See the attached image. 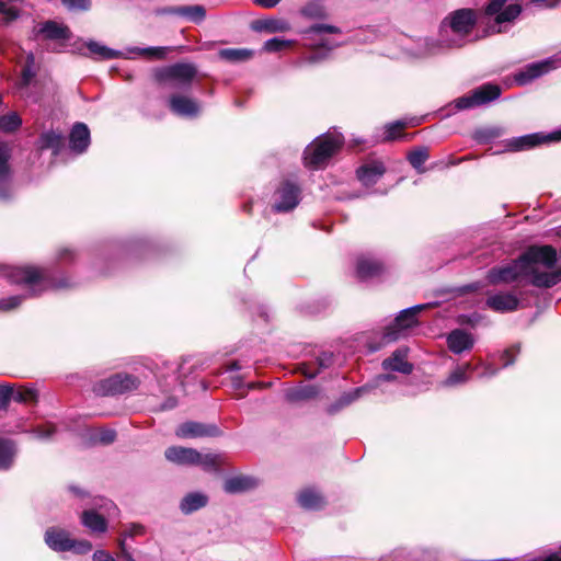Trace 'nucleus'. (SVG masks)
<instances>
[{"label":"nucleus","instance_id":"obj_15","mask_svg":"<svg viewBox=\"0 0 561 561\" xmlns=\"http://www.w3.org/2000/svg\"><path fill=\"white\" fill-rule=\"evenodd\" d=\"M164 457L180 466H195L201 459V453L191 447L171 446L165 449Z\"/></svg>","mask_w":561,"mask_h":561},{"label":"nucleus","instance_id":"obj_3","mask_svg":"<svg viewBox=\"0 0 561 561\" xmlns=\"http://www.w3.org/2000/svg\"><path fill=\"white\" fill-rule=\"evenodd\" d=\"M0 276H4L11 284L34 286L43 284L41 291L46 289H58L67 287V280H56L50 276L47 268L25 265L20 267H8L0 264Z\"/></svg>","mask_w":561,"mask_h":561},{"label":"nucleus","instance_id":"obj_4","mask_svg":"<svg viewBox=\"0 0 561 561\" xmlns=\"http://www.w3.org/2000/svg\"><path fill=\"white\" fill-rule=\"evenodd\" d=\"M198 73L197 66L192 62H175L158 68L153 78L158 83L170 84L173 88L188 89Z\"/></svg>","mask_w":561,"mask_h":561},{"label":"nucleus","instance_id":"obj_6","mask_svg":"<svg viewBox=\"0 0 561 561\" xmlns=\"http://www.w3.org/2000/svg\"><path fill=\"white\" fill-rule=\"evenodd\" d=\"M486 279L491 285L511 284L528 279L518 256L505 265L491 267L486 273Z\"/></svg>","mask_w":561,"mask_h":561},{"label":"nucleus","instance_id":"obj_63","mask_svg":"<svg viewBox=\"0 0 561 561\" xmlns=\"http://www.w3.org/2000/svg\"><path fill=\"white\" fill-rule=\"evenodd\" d=\"M92 561H116L107 551L96 550L92 556Z\"/></svg>","mask_w":561,"mask_h":561},{"label":"nucleus","instance_id":"obj_17","mask_svg":"<svg viewBox=\"0 0 561 561\" xmlns=\"http://www.w3.org/2000/svg\"><path fill=\"white\" fill-rule=\"evenodd\" d=\"M11 148L4 141H0V199H9L10 191L8 182L11 178Z\"/></svg>","mask_w":561,"mask_h":561},{"label":"nucleus","instance_id":"obj_34","mask_svg":"<svg viewBox=\"0 0 561 561\" xmlns=\"http://www.w3.org/2000/svg\"><path fill=\"white\" fill-rule=\"evenodd\" d=\"M42 149H51L54 153H59L65 144L62 133L56 130H48L43 133L39 137Z\"/></svg>","mask_w":561,"mask_h":561},{"label":"nucleus","instance_id":"obj_40","mask_svg":"<svg viewBox=\"0 0 561 561\" xmlns=\"http://www.w3.org/2000/svg\"><path fill=\"white\" fill-rule=\"evenodd\" d=\"M225 460L222 455L201 454V459L196 466H201L205 471H219Z\"/></svg>","mask_w":561,"mask_h":561},{"label":"nucleus","instance_id":"obj_13","mask_svg":"<svg viewBox=\"0 0 561 561\" xmlns=\"http://www.w3.org/2000/svg\"><path fill=\"white\" fill-rule=\"evenodd\" d=\"M35 36H42L45 41H70L72 32L69 26L54 20H47L34 30Z\"/></svg>","mask_w":561,"mask_h":561},{"label":"nucleus","instance_id":"obj_43","mask_svg":"<svg viewBox=\"0 0 561 561\" xmlns=\"http://www.w3.org/2000/svg\"><path fill=\"white\" fill-rule=\"evenodd\" d=\"M501 135L502 129L499 127L479 128L474 131L473 138L478 144H489Z\"/></svg>","mask_w":561,"mask_h":561},{"label":"nucleus","instance_id":"obj_55","mask_svg":"<svg viewBox=\"0 0 561 561\" xmlns=\"http://www.w3.org/2000/svg\"><path fill=\"white\" fill-rule=\"evenodd\" d=\"M0 13L4 16L7 22L15 21L20 16V10L18 8L8 7L2 0H0Z\"/></svg>","mask_w":561,"mask_h":561},{"label":"nucleus","instance_id":"obj_8","mask_svg":"<svg viewBox=\"0 0 561 561\" xmlns=\"http://www.w3.org/2000/svg\"><path fill=\"white\" fill-rule=\"evenodd\" d=\"M175 435L179 438L219 437L222 431L214 423L186 421L176 427Z\"/></svg>","mask_w":561,"mask_h":561},{"label":"nucleus","instance_id":"obj_32","mask_svg":"<svg viewBox=\"0 0 561 561\" xmlns=\"http://www.w3.org/2000/svg\"><path fill=\"white\" fill-rule=\"evenodd\" d=\"M382 367L386 370H392L409 375L413 370V365L404 359L401 351L397 350L392 355L382 362Z\"/></svg>","mask_w":561,"mask_h":561},{"label":"nucleus","instance_id":"obj_53","mask_svg":"<svg viewBox=\"0 0 561 561\" xmlns=\"http://www.w3.org/2000/svg\"><path fill=\"white\" fill-rule=\"evenodd\" d=\"M70 546H72L70 551H72L77 554H85V553L90 552L93 548L92 543L85 539H81V540L71 539Z\"/></svg>","mask_w":561,"mask_h":561},{"label":"nucleus","instance_id":"obj_61","mask_svg":"<svg viewBox=\"0 0 561 561\" xmlns=\"http://www.w3.org/2000/svg\"><path fill=\"white\" fill-rule=\"evenodd\" d=\"M35 77V72L30 66H23L21 71V85L27 87Z\"/></svg>","mask_w":561,"mask_h":561},{"label":"nucleus","instance_id":"obj_25","mask_svg":"<svg viewBox=\"0 0 561 561\" xmlns=\"http://www.w3.org/2000/svg\"><path fill=\"white\" fill-rule=\"evenodd\" d=\"M542 140V133L528 134L510 139L506 147L510 151H523L541 145Z\"/></svg>","mask_w":561,"mask_h":561},{"label":"nucleus","instance_id":"obj_39","mask_svg":"<svg viewBox=\"0 0 561 561\" xmlns=\"http://www.w3.org/2000/svg\"><path fill=\"white\" fill-rule=\"evenodd\" d=\"M87 48L89 49L91 55L95 56L100 60L114 59L121 55L119 51L101 45L94 41H90L89 43H87Z\"/></svg>","mask_w":561,"mask_h":561},{"label":"nucleus","instance_id":"obj_28","mask_svg":"<svg viewBox=\"0 0 561 561\" xmlns=\"http://www.w3.org/2000/svg\"><path fill=\"white\" fill-rule=\"evenodd\" d=\"M319 389L313 385L298 386L289 388L285 392V399L289 403H297L300 401H307L318 396Z\"/></svg>","mask_w":561,"mask_h":561},{"label":"nucleus","instance_id":"obj_52","mask_svg":"<svg viewBox=\"0 0 561 561\" xmlns=\"http://www.w3.org/2000/svg\"><path fill=\"white\" fill-rule=\"evenodd\" d=\"M477 106V102L471 91L455 100V107L458 110H468Z\"/></svg>","mask_w":561,"mask_h":561},{"label":"nucleus","instance_id":"obj_60","mask_svg":"<svg viewBox=\"0 0 561 561\" xmlns=\"http://www.w3.org/2000/svg\"><path fill=\"white\" fill-rule=\"evenodd\" d=\"M466 380H467L466 370L462 368H457L448 376L446 383L449 386H454L457 383L465 382Z\"/></svg>","mask_w":561,"mask_h":561},{"label":"nucleus","instance_id":"obj_56","mask_svg":"<svg viewBox=\"0 0 561 561\" xmlns=\"http://www.w3.org/2000/svg\"><path fill=\"white\" fill-rule=\"evenodd\" d=\"M139 54L153 59H163L167 54L165 47H147L139 49Z\"/></svg>","mask_w":561,"mask_h":561},{"label":"nucleus","instance_id":"obj_10","mask_svg":"<svg viewBox=\"0 0 561 561\" xmlns=\"http://www.w3.org/2000/svg\"><path fill=\"white\" fill-rule=\"evenodd\" d=\"M560 66L561 57H552L539 62L529 64L524 68V70L515 75V81L519 85L527 84Z\"/></svg>","mask_w":561,"mask_h":561},{"label":"nucleus","instance_id":"obj_59","mask_svg":"<svg viewBox=\"0 0 561 561\" xmlns=\"http://www.w3.org/2000/svg\"><path fill=\"white\" fill-rule=\"evenodd\" d=\"M333 363H334V356H333V353H331V352H322L317 357L318 369H320V371L322 369L331 367L333 365Z\"/></svg>","mask_w":561,"mask_h":561},{"label":"nucleus","instance_id":"obj_22","mask_svg":"<svg viewBox=\"0 0 561 561\" xmlns=\"http://www.w3.org/2000/svg\"><path fill=\"white\" fill-rule=\"evenodd\" d=\"M165 12L195 24H201L206 19V9L202 4L170 7L165 9Z\"/></svg>","mask_w":561,"mask_h":561},{"label":"nucleus","instance_id":"obj_11","mask_svg":"<svg viewBox=\"0 0 561 561\" xmlns=\"http://www.w3.org/2000/svg\"><path fill=\"white\" fill-rule=\"evenodd\" d=\"M449 26L454 33L468 35L477 24V12L473 9L463 8L449 14Z\"/></svg>","mask_w":561,"mask_h":561},{"label":"nucleus","instance_id":"obj_41","mask_svg":"<svg viewBox=\"0 0 561 561\" xmlns=\"http://www.w3.org/2000/svg\"><path fill=\"white\" fill-rule=\"evenodd\" d=\"M428 158V148L424 146L414 148L408 153L407 157L409 163L416 170H420V168L427 161Z\"/></svg>","mask_w":561,"mask_h":561},{"label":"nucleus","instance_id":"obj_51","mask_svg":"<svg viewBox=\"0 0 561 561\" xmlns=\"http://www.w3.org/2000/svg\"><path fill=\"white\" fill-rule=\"evenodd\" d=\"M61 3L70 11H88L91 0H61Z\"/></svg>","mask_w":561,"mask_h":561},{"label":"nucleus","instance_id":"obj_14","mask_svg":"<svg viewBox=\"0 0 561 561\" xmlns=\"http://www.w3.org/2000/svg\"><path fill=\"white\" fill-rule=\"evenodd\" d=\"M386 271L383 262L376 257L359 255L356 259L355 274L360 280L378 277Z\"/></svg>","mask_w":561,"mask_h":561},{"label":"nucleus","instance_id":"obj_19","mask_svg":"<svg viewBox=\"0 0 561 561\" xmlns=\"http://www.w3.org/2000/svg\"><path fill=\"white\" fill-rule=\"evenodd\" d=\"M485 305L495 312H513L519 307V299L511 291L499 293L486 298Z\"/></svg>","mask_w":561,"mask_h":561},{"label":"nucleus","instance_id":"obj_5","mask_svg":"<svg viewBox=\"0 0 561 561\" xmlns=\"http://www.w3.org/2000/svg\"><path fill=\"white\" fill-rule=\"evenodd\" d=\"M139 385L138 377L126 373H117L96 382L93 391L102 397L116 396L136 390Z\"/></svg>","mask_w":561,"mask_h":561},{"label":"nucleus","instance_id":"obj_38","mask_svg":"<svg viewBox=\"0 0 561 561\" xmlns=\"http://www.w3.org/2000/svg\"><path fill=\"white\" fill-rule=\"evenodd\" d=\"M360 396V389L357 388L350 392H344L335 402L330 404L327 408V412L330 415H333L337 412H340L342 409L346 408L351 403H353L355 400H357Z\"/></svg>","mask_w":561,"mask_h":561},{"label":"nucleus","instance_id":"obj_62","mask_svg":"<svg viewBox=\"0 0 561 561\" xmlns=\"http://www.w3.org/2000/svg\"><path fill=\"white\" fill-rule=\"evenodd\" d=\"M299 371L308 379H313L320 374V369H311V365L307 363L300 364Z\"/></svg>","mask_w":561,"mask_h":561},{"label":"nucleus","instance_id":"obj_18","mask_svg":"<svg viewBox=\"0 0 561 561\" xmlns=\"http://www.w3.org/2000/svg\"><path fill=\"white\" fill-rule=\"evenodd\" d=\"M90 129L87 124L77 122L73 124L69 134V147L75 153L81 154L90 146Z\"/></svg>","mask_w":561,"mask_h":561},{"label":"nucleus","instance_id":"obj_2","mask_svg":"<svg viewBox=\"0 0 561 561\" xmlns=\"http://www.w3.org/2000/svg\"><path fill=\"white\" fill-rule=\"evenodd\" d=\"M343 146L344 137L341 134H322L304 149L302 163L309 170L324 169Z\"/></svg>","mask_w":561,"mask_h":561},{"label":"nucleus","instance_id":"obj_42","mask_svg":"<svg viewBox=\"0 0 561 561\" xmlns=\"http://www.w3.org/2000/svg\"><path fill=\"white\" fill-rule=\"evenodd\" d=\"M22 125V119L16 113L0 115V130L4 133H14Z\"/></svg>","mask_w":561,"mask_h":561},{"label":"nucleus","instance_id":"obj_57","mask_svg":"<svg viewBox=\"0 0 561 561\" xmlns=\"http://www.w3.org/2000/svg\"><path fill=\"white\" fill-rule=\"evenodd\" d=\"M60 262L71 263L77 259V251L70 247H61L57 252Z\"/></svg>","mask_w":561,"mask_h":561},{"label":"nucleus","instance_id":"obj_50","mask_svg":"<svg viewBox=\"0 0 561 561\" xmlns=\"http://www.w3.org/2000/svg\"><path fill=\"white\" fill-rule=\"evenodd\" d=\"M403 330H404L403 328L397 327L396 320H394L393 323H391L390 325H388L385 329L382 340L386 343L394 342L400 337V334Z\"/></svg>","mask_w":561,"mask_h":561},{"label":"nucleus","instance_id":"obj_24","mask_svg":"<svg viewBox=\"0 0 561 561\" xmlns=\"http://www.w3.org/2000/svg\"><path fill=\"white\" fill-rule=\"evenodd\" d=\"M208 496L201 492L187 493L180 502V510L184 515H190L208 504Z\"/></svg>","mask_w":561,"mask_h":561},{"label":"nucleus","instance_id":"obj_46","mask_svg":"<svg viewBox=\"0 0 561 561\" xmlns=\"http://www.w3.org/2000/svg\"><path fill=\"white\" fill-rule=\"evenodd\" d=\"M290 45V41L273 37L264 43L263 49L267 53H277L289 47Z\"/></svg>","mask_w":561,"mask_h":561},{"label":"nucleus","instance_id":"obj_27","mask_svg":"<svg viewBox=\"0 0 561 561\" xmlns=\"http://www.w3.org/2000/svg\"><path fill=\"white\" fill-rule=\"evenodd\" d=\"M81 523L92 533L104 534L107 530L106 518L94 510L83 511L81 514Z\"/></svg>","mask_w":561,"mask_h":561},{"label":"nucleus","instance_id":"obj_33","mask_svg":"<svg viewBox=\"0 0 561 561\" xmlns=\"http://www.w3.org/2000/svg\"><path fill=\"white\" fill-rule=\"evenodd\" d=\"M220 59L237 64L250 60L254 56V51L249 48H224L218 51Z\"/></svg>","mask_w":561,"mask_h":561},{"label":"nucleus","instance_id":"obj_31","mask_svg":"<svg viewBox=\"0 0 561 561\" xmlns=\"http://www.w3.org/2000/svg\"><path fill=\"white\" fill-rule=\"evenodd\" d=\"M407 126L408 124L403 121H396L393 123L387 124L385 127V136L382 141L391 142L399 139H404L407 141L412 140L416 133H404Z\"/></svg>","mask_w":561,"mask_h":561},{"label":"nucleus","instance_id":"obj_49","mask_svg":"<svg viewBox=\"0 0 561 561\" xmlns=\"http://www.w3.org/2000/svg\"><path fill=\"white\" fill-rule=\"evenodd\" d=\"M11 400H14V390L9 385H0V411L8 409Z\"/></svg>","mask_w":561,"mask_h":561},{"label":"nucleus","instance_id":"obj_21","mask_svg":"<svg viewBox=\"0 0 561 561\" xmlns=\"http://www.w3.org/2000/svg\"><path fill=\"white\" fill-rule=\"evenodd\" d=\"M448 350L454 354H461L473 347V336L462 329L450 331L446 339Z\"/></svg>","mask_w":561,"mask_h":561},{"label":"nucleus","instance_id":"obj_58","mask_svg":"<svg viewBox=\"0 0 561 561\" xmlns=\"http://www.w3.org/2000/svg\"><path fill=\"white\" fill-rule=\"evenodd\" d=\"M117 433L112 428H103L99 432L98 440L103 445H110L116 440Z\"/></svg>","mask_w":561,"mask_h":561},{"label":"nucleus","instance_id":"obj_30","mask_svg":"<svg viewBox=\"0 0 561 561\" xmlns=\"http://www.w3.org/2000/svg\"><path fill=\"white\" fill-rule=\"evenodd\" d=\"M471 92L474 96L477 105L480 106L499 99L502 90L497 84L484 83L473 89Z\"/></svg>","mask_w":561,"mask_h":561},{"label":"nucleus","instance_id":"obj_36","mask_svg":"<svg viewBox=\"0 0 561 561\" xmlns=\"http://www.w3.org/2000/svg\"><path fill=\"white\" fill-rule=\"evenodd\" d=\"M254 486V480L250 477L238 476L229 478L224 483V490L227 493H239Z\"/></svg>","mask_w":561,"mask_h":561},{"label":"nucleus","instance_id":"obj_7","mask_svg":"<svg viewBox=\"0 0 561 561\" xmlns=\"http://www.w3.org/2000/svg\"><path fill=\"white\" fill-rule=\"evenodd\" d=\"M277 201L273 204L274 213H287L296 208L299 204L300 188L297 184L284 181L275 192Z\"/></svg>","mask_w":561,"mask_h":561},{"label":"nucleus","instance_id":"obj_29","mask_svg":"<svg viewBox=\"0 0 561 561\" xmlns=\"http://www.w3.org/2000/svg\"><path fill=\"white\" fill-rule=\"evenodd\" d=\"M471 92L474 96L477 105L480 106L499 99L502 90L497 84L484 83L473 89Z\"/></svg>","mask_w":561,"mask_h":561},{"label":"nucleus","instance_id":"obj_23","mask_svg":"<svg viewBox=\"0 0 561 561\" xmlns=\"http://www.w3.org/2000/svg\"><path fill=\"white\" fill-rule=\"evenodd\" d=\"M298 504L308 511H320L327 506V500L314 488H305L297 495Z\"/></svg>","mask_w":561,"mask_h":561},{"label":"nucleus","instance_id":"obj_35","mask_svg":"<svg viewBox=\"0 0 561 561\" xmlns=\"http://www.w3.org/2000/svg\"><path fill=\"white\" fill-rule=\"evenodd\" d=\"M251 28L256 32H285L288 30V24L278 19H265V20H255L251 23Z\"/></svg>","mask_w":561,"mask_h":561},{"label":"nucleus","instance_id":"obj_47","mask_svg":"<svg viewBox=\"0 0 561 561\" xmlns=\"http://www.w3.org/2000/svg\"><path fill=\"white\" fill-rule=\"evenodd\" d=\"M519 353H520L519 344H514L511 347L506 348L501 355V359L503 362V367L513 365Z\"/></svg>","mask_w":561,"mask_h":561},{"label":"nucleus","instance_id":"obj_20","mask_svg":"<svg viewBox=\"0 0 561 561\" xmlns=\"http://www.w3.org/2000/svg\"><path fill=\"white\" fill-rule=\"evenodd\" d=\"M46 545L56 552H66L71 550L69 533L59 527H49L44 536Z\"/></svg>","mask_w":561,"mask_h":561},{"label":"nucleus","instance_id":"obj_44","mask_svg":"<svg viewBox=\"0 0 561 561\" xmlns=\"http://www.w3.org/2000/svg\"><path fill=\"white\" fill-rule=\"evenodd\" d=\"M37 398V391L33 388L20 387L16 391H14V401L20 403L36 402Z\"/></svg>","mask_w":561,"mask_h":561},{"label":"nucleus","instance_id":"obj_54","mask_svg":"<svg viewBox=\"0 0 561 561\" xmlns=\"http://www.w3.org/2000/svg\"><path fill=\"white\" fill-rule=\"evenodd\" d=\"M306 33H316V34H320V33H329V34H340L341 33V28L335 26V25H330V24H313L311 26H309V28L306 31Z\"/></svg>","mask_w":561,"mask_h":561},{"label":"nucleus","instance_id":"obj_26","mask_svg":"<svg viewBox=\"0 0 561 561\" xmlns=\"http://www.w3.org/2000/svg\"><path fill=\"white\" fill-rule=\"evenodd\" d=\"M430 304L424 305H416L411 308L402 310L397 317H396V324L397 327H401L404 330L411 329L419 324L417 316L421 311L430 308Z\"/></svg>","mask_w":561,"mask_h":561},{"label":"nucleus","instance_id":"obj_1","mask_svg":"<svg viewBox=\"0 0 561 561\" xmlns=\"http://www.w3.org/2000/svg\"><path fill=\"white\" fill-rule=\"evenodd\" d=\"M518 262L525 270L528 283L537 288H552L561 282V268L553 270L558 263V252L551 244L527 247L518 255Z\"/></svg>","mask_w":561,"mask_h":561},{"label":"nucleus","instance_id":"obj_64","mask_svg":"<svg viewBox=\"0 0 561 561\" xmlns=\"http://www.w3.org/2000/svg\"><path fill=\"white\" fill-rule=\"evenodd\" d=\"M145 534V527L140 524H131L129 529L126 531V536L135 537Z\"/></svg>","mask_w":561,"mask_h":561},{"label":"nucleus","instance_id":"obj_48","mask_svg":"<svg viewBox=\"0 0 561 561\" xmlns=\"http://www.w3.org/2000/svg\"><path fill=\"white\" fill-rule=\"evenodd\" d=\"M24 300V296H11L8 298L0 299V311L8 312L14 310L21 306Z\"/></svg>","mask_w":561,"mask_h":561},{"label":"nucleus","instance_id":"obj_45","mask_svg":"<svg viewBox=\"0 0 561 561\" xmlns=\"http://www.w3.org/2000/svg\"><path fill=\"white\" fill-rule=\"evenodd\" d=\"M300 13L304 15V16H307V18H310V19H323L325 18V11L324 9L314 3V2H310V3H307L306 5H304L300 10Z\"/></svg>","mask_w":561,"mask_h":561},{"label":"nucleus","instance_id":"obj_9","mask_svg":"<svg viewBox=\"0 0 561 561\" xmlns=\"http://www.w3.org/2000/svg\"><path fill=\"white\" fill-rule=\"evenodd\" d=\"M508 0H489L484 7L486 16H494L496 24L515 21L522 13L523 8L518 3H512L505 7Z\"/></svg>","mask_w":561,"mask_h":561},{"label":"nucleus","instance_id":"obj_16","mask_svg":"<svg viewBox=\"0 0 561 561\" xmlns=\"http://www.w3.org/2000/svg\"><path fill=\"white\" fill-rule=\"evenodd\" d=\"M386 173V167L381 161H370L362 164L356 170L357 180L366 187L375 185Z\"/></svg>","mask_w":561,"mask_h":561},{"label":"nucleus","instance_id":"obj_37","mask_svg":"<svg viewBox=\"0 0 561 561\" xmlns=\"http://www.w3.org/2000/svg\"><path fill=\"white\" fill-rule=\"evenodd\" d=\"M15 456V447L12 440L0 437V470L11 468Z\"/></svg>","mask_w":561,"mask_h":561},{"label":"nucleus","instance_id":"obj_12","mask_svg":"<svg viewBox=\"0 0 561 561\" xmlns=\"http://www.w3.org/2000/svg\"><path fill=\"white\" fill-rule=\"evenodd\" d=\"M170 111L181 117L194 118L201 113V104L197 100L182 94H172L169 98Z\"/></svg>","mask_w":561,"mask_h":561}]
</instances>
